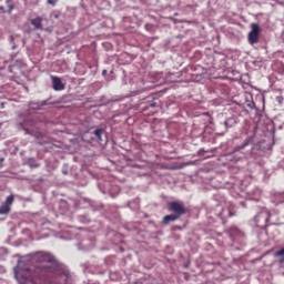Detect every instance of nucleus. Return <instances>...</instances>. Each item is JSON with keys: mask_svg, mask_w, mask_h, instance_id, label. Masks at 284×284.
I'll return each instance as SVG.
<instances>
[{"mask_svg": "<svg viewBox=\"0 0 284 284\" xmlns=\"http://www.w3.org/2000/svg\"><path fill=\"white\" fill-rule=\"evenodd\" d=\"M14 277L19 284L32 283V271L29 267H23V261H19L18 267H14Z\"/></svg>", "mask_w": 284, "mask_h": 284, "instance_id": "1", "label": "nucleus"}, {"mask_svg": "<svg viewBox=\"0 0 284 284\" xmlns=\"http://www.w3.org/2000/svg\"><path fill=\"white\" fill-rule=\"evenodd\" d=\"M32 258L33 261H37V263H49V265L40 266L47 270L48 274H50V272H52V270L58 265L52 254L43 251L36 253Z\"/></svg>", "mask_w": 284, "mask_h": 284, "instance_id": "2", "label": "nucleus"}, {"mask_svg": "<svg viewBox=\"0 0 284 284\" xmlns=\"http://www.w3.org/2000/svg\"><path fill=\"white\" fill-rule=\"evenodd\" d=\"M51 272H55V284H70L71 278H70V273L68 271H61L59 270V264L53 266Z\"/></svg>", "mask_w": 284, "mask_h": 284, "instance_id": "3", "label": "nucleus"}, {"mask_svg": "<svg viewBox=\"0 0 284 284\" xmlns=\"http://www.w3.org/2000/svg\"><path fill=\"white\" fill-rule=\"evenodd\" d=\"M168 207L169 211L172 212V214H174L178 219H181V216L187 212L183 202H170Z\"/></svg>", "mask_w": 284, "mask_h": 284, "instance_id": "4", "label": "nucleus"}, {"mask_svg": "<svg viewBox=\"0 0 284 284\" xmlns=\"http://www.w3.org/2000/svg\"><path fill=\"white\" fill-rule=\"evenodd\" d=\"M258 34H261V27L257 23L251 24V31L248 32V43L254 45V43H258Z\"/></svg>", "mask_w": 284, "mask_h": 284, "instance_id": "5", "label": "nucleus"}, {"mask_svg": "<svg viewBox=\"0 0 284 284\" xmlns=\"http://www.w3.org/2000/svg\"><path fill=\"white\" fill-rule=\"evenodd\" d=\"M254 221L257 225V227H261L262 230L264 227H267V222L270 221V212L262 211L260 212L255 217Z\"/></svg>", "mask_w": 284, "mask_h": 284, "instance_id": "6", "label": "nucleus"}, {"mask_svg": "<svg viewBox=\"0 0 284 284\" xmlns=\"http://www.w3.org/2000/svg\"><path fill=\"white\" fill-rule=\"evenodd\" d=\"M12 203H14V195L7 196L6 201L0 205V214L7 216V214H10Z\"/></svg>", "mask_w": 284, "mask_h": 284, "instance_id": "7", "label": "nucleus"}, {"mask_svg": "<svg viewBox=\"0 0 284 284\" xmlns=\"http://www.w3.org/2000/svg\"><path fill=\"white\" fill-rule=\"evenodd\" d=\"M236 152H243L245 150L244 154H252V150H254V144L252 143V138H247L244 140V142L237 146Z\"/></svg>", "mask_w": 284, "mask_h": 284, "instance_id": "8", "label": "nucleus"}, {"mask_svg": "<svg viewBox=\"0 0 284 284\" xmlns=\"http://www.w3.org/2000/svg\"><path fill=\"white\" fill-rule=\"evenodd\" d=\"M51 81H52V88L57 92H61V90H65V84H63V82L61 81V78L52 75Z\"/></svg>", "mask_w": 284, "mask_h": 284, "instance_id": "9", "label": "nucleus"}, {"mask_svg": "<svg viewBox=\"0 0 284 284\" xmlns=\"http://www.w3.org/2000/svg\"><path fill=\"white\" fill-rule=\"evenodd\" d=\"M231 241H239L243 236V232L239 230L236 226H232L227 232Z\"/></svg>", "mask_w": 284, "mask_h": 284, "instance_id": "10", "label": "nucleus"}, {"mask_svg": "<svg viewBox=\"0 0 284 284\" xmlns=\"http://www.w3.org/2000/svg\"><path fill=\"white\" fill-rule=\"evenodd\" d=\"M221 219H230V216H234V206L229 205L224 209H222V212L219 214Z\"/></svg>", "mask_w": 284, "mask_h": 284, "instance_id": "11", "label": "nucleus"}, {"mask_svg": "<svg viewBox=\"0 0 284 284\" xmlns=\"http://www.w3.org/2000/svg\"><path fill=\"white\" fill-rule=\"evenodd\" d=\"M44 105H48V101H40V102H30L29 108L30 110H41Z\"/></svg>", "mask_w": 284, "mask_h": 284, "instance_id": "12", "label": "nucleus"}, {"mask_svg": "<svg viewBox=\"0 0 284 284\" xmlns=\"http://www.w3.org/2000/svg\"><path fill=\"white\" fill-rule=\"evenodd\" d=\"M42 21L43 19H41V17H38L31 20V26H33L36 30H43Z\"/></svg>", "mask_w": 284, "mask_h": 284, "instance_id": "13", "label": "nucleus"}, {"mask_svg": "<svg viewBox=\"0 0 284 284\" xmlns=\"http://www.w3.org/2000/svg\"><path fill=\"white\" fill-rule=\"evenodd\" d=\"M174 221H179V217L176 215L173 214H169V215H165L164 219H163V223L164 225H168Z\"/></svg>", "mask_w": 284, "mask_h": 284, "instance_id": "14", "label": "nucleus"}, {"mask_svg": "<svg viewBox=\"0 0 284 284\" xmlns=\"http://www.w3.org/2000/svg\"><path fill=\"white\" fill-rule=\"evenodd\" d=\"M224 125H225L226 130L229 128H233V125H236V120L234 118H229L225 120Z\"/></svg>", "mask_w": 284, "mask_h": 284, "instance_id": "15", "label": "nucleus"}, {"mask_svg": "<svg viewBox=\"0 0 284 284\" xmlns=\"http://www.w3.org/2000/svg\"><path fill=\"white\" fill-rule=\"evenodd\" d=\"M27 164L29 165V168H39V163H37L33 158L28 159Z\"/></svg>", "mask_w": 284, "mask_h": 284, "instance_id": "16", "label": "nucleus"}, {"mask_svg": "<svg viewBox=\"0 0 284 284\" xmlns=\"http://www.w3.org/2000/svg\"><path fill=\"white\" fill-rule=\"evenodd\" d=\"M94 136H97L98 141H102L101 136L103 134V130L102 129H97L93 131Z\"/></svg>", "mask_w": 284, "mask_h": 284, "instance_id": "17", "label": "nucleus"}, {"mask_svg": "<svg viewBox=\"0 0 284 284\" xmlns=\"http://www.w3.org/2000/svg\"><path fill=\"white\" fill-rule=\"evenodd\" d=\"M135 284H154V280L153 278H143V280H140L139 282H136Z\"/></svg>", "mask_w": 284, "mask_h": 284, "instance_id": "18", "label": "nucleus"}, {"mask_svg": "<svg viewBox=\"0 0 284 284\" xmlns=\"http://www.w3.org/2000/svg\"><path fill=\"white\" fill-rule=\"evenodd\" d=\"M47 3L49 6H52V8H54V6H57V3H59V0H47Z\"/></svg>", "mask_w": 284, "mask_h": 284, "instance_id": "19", "label": "nucleus"}, {"mask_svg": "<svg viewBox=\"0 0 284 284\" xmlns=\"http://www.w3.org/2000/svg\"><path fill=\"white\" fill-rule=\"evenodd\" d=\"M247 108H250V110H255L256 109V103H254V101L248 102Z\"/></svg>", "mask_w": 284, "mask_h": 284, "instance_id": "20", "label": "nucleus"}, {"mask_svg": "<svg viewBox=\"0 0 284 284\" xmlns=\"http://www.w3.org/2000/svg\"><path fill=\"white\" fill-rule=\"evenodd\" d=\"M275 256H284V248H281L280 251L275 252Z\"/></svg>", "mask_w": 284, "mask_h": 284, "instance_id": "21", "label": "nucleus"}, {"mask_svg": "<svg viewBox=\"0 0 284 284\" xmlns=\"http://www.w3.org/2000/svg\"><path fill=\"white\" fill-rule=\"evenodd\" d=\"M0 254H8V248L6 247H0Z\"/></svg>", "mask_w": 284, "mask_h": 284, "instance_id": "22", "label": "nucleus"}, {"mask_svg": "<svg viewBox=\"0 0 284 284\" xmlns=\"http://www.w3.org/2000/svg\"><path fill=\"white\" fill-rule=\"evenodd\" d=\"M153 26L152 24H145V30H148L149 32L152 31Z\"/></svg>", "mask_w": 284, "mask_h": 284, "instance_id": "23", "label": "nucleus"}, {"mask_svg": "<svg viewBox=\"0 0 284 284\" xmlns=\"http://www.w3.org/2000/svg\"><path fill=\"white\" fill-rule=\"evenodd\" d=\"M149 108H156V102L152 101L151 103H149Z\"/></svg>", "mask_w": 284, "mask_h": 284, "instance_id": "24", "label": "nucleus"}, {"mask_svg": "<svg viewBox=\"0 0 284 284\" xmlns=\"http://www.w3.org/2000/svg\"><path fill=\"white\" fill-rule=\"evenodd\" d=\"M276 101H277L278 103H283V97H277V98H276Z\"/></svg>", "mask_w": 284, "mask_h": 284, "instance_id": "25", "label": "nucleus"}, {"mask_svg": "<svg viewBox=\"0 0 284 284\" xmlns=\"http://www.w3.org/2000/svg\"><path fill=\"white\" fill-rule=\"evenodd\" d=\"M52 18H53V19H59V13H53V14H52Z\"/></svg>", "mask_w": 284, "mask_h": 284, "instance_id": "26", "label": "nucleus"}, {"mask_svg": "<svg viewBox=\"0 0 284 284\" xmlns=\"http://www.w3.org/2000/svg\"><path fill=\"white\" fill-rule=\"evenodd\" d=\"M102 74H103V77H105V74H108V71H106V70H103V71H102Z\"/></svg>", "mask_w": 284, "mask_h": 284, "instance_id": "27", "label": "nucleus"}, {"mask_svg": "<svg viewBox=\"0 0 284 284\" xmlns=\"http://www.w3.org/2000/svg\"><path fill=\"white\" fill-rule=\"evenodd\" d=\"M12 10H13V7L10 6V7H9V13L12 12Z\"/></svg>", "mask_w": 284, "mask_h": 284, "instance_id": "28", "label": "nucleus"}, {"mask_svg": "<svg viewBox=\"0 0 284 284\" xmlns=\"http://www.w3.org/2000/svg\"><path fill=\"white\" fill-rule=\"evenodd\" d=\"M281 263H284V258L281 260Z\"/></svg>", "mask_w": 284, "mask_h": 284, "instance_id": "29", "label": "nucleus"}, {"mask_svg": "<svg viewBox=\"0 0 284 284\" xmlns=\"http://www.w3.org/2000/svg\"><path fill=\"white\" fill-rule=\"evenodd\" d=\"M0 10H3V7H0Z\"/></svg>", "mask_w": 284, "mask_h": 284, "instance_id": "30", "label": "nucleus"}, {"mask_svg": "<svg viewBox=\"0 0 284 284\" xmlns=\"http://www.w3.org/2000/svg\"><path fill=\"white\" fill-rule=\"evenodd\" d=\"M0 128H1V123H0Z\"/></svg>", "mask_w": 284, "mask_h": 284, "instance_id": "31", "label": "nucleus"}]
</instances>
